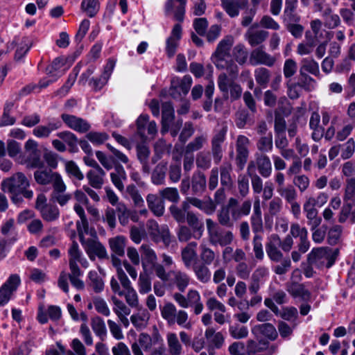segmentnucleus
<instances>
[{
	"label": "nucleus",
	"mask_w": 355,
	"mask_h": 355,
	"mask_svg": "<svg viewBox=\"0 0 355 355\" xmlns=\"http://www.w3.org/2000/svg\"><path fill=\"white\" fill-rule=\"evenodd\" d=\"M233 170L232 164L230 162H224L218 168V173L220 175V184L226 188H230L233 184L232 178V172Z\"/></svg>",
	"instance_id": "42"
},
{
	"label": "nucleus",
	"mask_w": 355,
	"mask_h": 355,
	"mask_svg": "<svg viewBox=\"0 0 355 355\" xmlns=\"http://www.w3.org/2000/svg\"><path fill=\"white\" fill-rule=\"evenodd\" d=\"M252 203L250 200H245L239 208L231 210V216L233 220H237L243 216H248L250 213Z\"/></svg>",
	"instance_id": "59"
},
{
	"label": "nucleus",
	"mask_w": 355,
	"mask_h": 355,
	"mask_svg": "<svg viewBox=\"0 0 355 355\" xmlns=\"http://www.w3.org/2000/svg\"><path fill=\"white\" fill-rule=\"evenodd\" d=\"M186 220L195 233L194 238L196 239H200L204 232V223L200 220L197 215L192 211L187 212Z\"/></svg>",
	"instance_id": "40"
},
{
	"label": "nucleus",
	"mask_w": 355,
	"mask_h": 355,
	"mask_svg": "<svg viewBox=\"0 0 355 355\" xmlns=\"http://www.w3.org/2000/svg\"><path fill=\"white\" fill-rule=\"evenodd\" d=\"M286 289L294 297H300L306 300L311 297L310 292L305 288L304 286L296 282H288L286 284Z\"/></svg>",
	"instance_id": "37"
},
{
	"label": "nucleus",
	"mask_w": 355,
	"mask_h": 355,
	"mask_svg": "<svg viewBox=\"0 0 355 355\" xmlns=\"http://www.w3.org/2000/svg\"><path fill=\"white\" fill-rule=\"evenodd\" d=\"M280 237L272 234L268 238L266 244V251L269 259L275 262H279L283 259V254L279 249L280 248Z\"/></svg>",
	"instance_id": "17"
},
{
	"label": "nucleus",
	"mask_w": 355,
	"mask_h": 355,
	"mask_svg": "<svg viewBox=\"0 0 355 355\" xmlns=\"http://www.w3.org/2000/svg\"><path fill=\"white\" fill-rule=\"evenodd\" d=\"M223 9L231 17L239 16L241 9H244L248 4V0H221Z\"/></svg>",
	"instance_id": "27"
},
{
	"label": "nucleus",
	"mask_w": 355,
	"mask_h": 355,
	"mask_svg": "<svg viewBox=\"0 0 355 355\" xmlns=\"http://www.w3.org/2000/svg\"><path fill=\"white\" fill-rule=\"evenodd\" d=\"M207 180L205 175L200 172H195L191 178V190L194 195L200 196L206 189Z\"/></svg>",
	"instance_id": "39"
},
{
	"label": "nucleus",
	"mask_w": 355,
	"mask_h": 355,
	"mask_svg": "<svg viewBox=\"0 0 355 355\" xmlns=\"http://www.w3.org/2000/svg\"><path fill=\"white\" fill-rule=\"evenodd\" d=\"M168 351L171 355H182V346L175 333L169 332L166 334Z\"/></svg>",
	"instance_id": "45"
},
{
	"label": "nucleus",
	"mask_w": 355,
	"mask_h": 355,
	"mask_svg": "<svg viewBox=\"0 0 355 355\" xmlns=\"http://www.w3.org/2000/svg\"><path fill=\"white\" fill-rule=\"evenodd\" d=\"M205 336L207 339L209 347L211 349H219L224 343V336L220 332H216L212 327L205 330Z\"/></svg>",
	"instance_id": "41"
},
{
	"label": "nucleus",
	"mask_w": 355,
	"mask_h": 355,
	"mask_svg": "<svg viewBox=\"0 0 355 355\" xmlns=\"http://www.w3.org/2000/svg\"><path fill=\"white\" fill-rule=\"evenodd\" d=\"M1 187L3 192L10 194L12 202L17 205L23 202V197L29 200L33 197V191L29 189L30 181L21 172L3 180Z\"/></svg>",
	"instance_id": "2"
},
{
	"label": "nucleus",
	"mask_w": 355,
	"mask_h": 355,
	"mask_svg": "<svg viewBox=\"0 0 355 355\" xmlns=\"http://www.w3.org/2000/svg\"><path fill=\"white\" fill-rule=\"evenodd\" d=\"M170 274L173 284L175 285L180 292H184L190 282L189 275L180 270H171Z\"/></svg>",
	"instance_id": "28"
},
{
	"label": "nucleus",
	"mask_w": 355,
	"mask_h": 355,
	"mask_svg": "<svg viewBox=\"0 0 355 355\" xmlns=\"http://www.w3.org/2000/svg\"><path fill=\"white\" fill-rule=\"evenodd\" d=\"M276 60V58L268 53L263 46L253 49L250 55V62L253 66L263 64L272 67L275 64Z\"/></svg>",
	"instance_id": "12"
},
{
	"label": "nucleus",
	"mask_w": 355,
	"mask_h": 355,
	"mask_svg": "<svg viewBox=\"0 0 355 355\" xmlns=\"http://www.w3.org/2000/svg\"><path fill=\"white\" fill-rule=\"evenodd\" d=\"M187 0H167L164 10L167 16L173 15L180 22L184 21Z\"/></svg>",
	"instance_id": "13"
},
{
	"label": "nucleus",
	"mask_w": 355,
	"mask_h": 355,
	"mask_svg": "<svg viewBox=\"0 0 355 355\" xmlns=\"http://www.w3.org/2000/svg\"><path fill=\"white\" fill-rule=\"evenodd\" d=\"M269 33L264 30H255L253 26L248 28L245 34V38L251 46H259L268 37Z\"/></svg>",
	"instance_id": "24"
},
{
	"label": "nucleus",
	"mask_w": 355,
	"mask_h": 355,
	"mask_svg": "<svg viewBox=\"0 0 355 355\" xmlns=\"http://www.w3.org/2000/svg\"><path fill=\"white\" fill-rule=\"evenodd\" d=\"M200 257L202 263L208 266L213 263L215 267L219 265L218 254L205 243H202L200 245Z\"/></svg>",
	"instance_id": "25"
},
{
	"label": "nucleus",
	"mask_w": 355,
	"mask_h": 355,
	"mask_svg": "<svg viewBox=\"0 0 355 355\" xmlns=\"http://www.w3.org/2000/svg\"><path fill=\"white\" fill-rule=\"evenodd\" d=\"M146 202L149 209L156 216H162L164 214V202L156 194L149 193L146 196Z\"/></svg>",
	"instance_id": "32"
},
{
	"label": "nucleus",
	"mask_w": 355,
	"mask_h": 355,
	"mask_svg": "<svg viewBox=\"0 0 355 355\" xmlns=\"http://www.w3.org/2000/svg\"><path fill=\"white\" fill-rule=\"evenodd\" d=\"M62 123L58 120H54L45 125H40L33 130V134L37 138H48L53 131L60 129Z\"/></svg>",
	"instance_id": "26"
},
{
	"label": "nucleus",
	"mask_w": 355,
	"mask_h": 355,
	"mask_svg": "<svg viewBox=\"0 0 355 355\" xmlns=\"http://www.w3.org/2000/svg\"><path fill=\"white\" fill-rule=\"evenodd\" d=\"M65 60L63 58H56L46 68V73L54 78V80H56L58 78L60 77L64 74L66 71Z\"/></svg>",
	"instance_id": "35"
},
{
	"label": "nucleus",
	"mask_w": 355,
	"mask_h": 355,
	"mask_svg": "<svg viewBox=\"0 0 355 355\" xmlns=\"http://www.w3.org/2000/svg\"><path fill=\"white\" fill-rule=\"evenodd\" d=\"M89 285L93 291L99 293L104 289V282L96 271H89L88 273Z\"/></svg>",
	"instance_id": "57"
},
{
	"label": "nucleus",
	"mask_w": 355,
	"mask_h": 355,
	"mask_svg": "<svg viewBox=\"0 0 355 355\" xmlns=\"http://www.w3.org/2000/svg\"><path fill=\"white\" fill-rule=\"evenodd\" d=\"M207 229L209 242L213 245L226 246L230 244L234 235L230 231H222L218 225L211 218L206 220Z\"/></svg>",
	"instance_id": "7"
},
{
	"label": "nucleus",
	"mask_w": 355,
	"mask_h": 355,
	"mask_svg": "<svg viewBox=\"0 0 355 355\" xmlns=\"http://www.w3.org/2000/svg\"><path fill=\"white\" fill-rule=\"evenodd\" d=\"M162 336L158 333H155L152 336L148 334L141 333L139 336L138 342L141 349L149 352L158 343H160Z\"/></svg>",
	"instance_id": "29"
},
{
	"label": "nucleus",
	"mask_w": 355,
	"mask_h": 355,
	"mask_svg": "<svg viewBox=\"0 0 355 355\" xmlns=\"http://www.w3.org/2000/svg\"><path fill=\"white\" fill-rule=\"evenodd\" d=\"M277 191L288 204L297 200V193L292 185H288L284 188H277Z\"/></svg>",
	"instance_id": "56"
},
{
	"label": "nucleus",
	"mask_w": 355,
	"mask_h": 355,
	"mask_svg": "<svg viewBox=\"0 0 355 355\" xmlns=\"http://www.w3.org/2000/svg\"><path fill=\"white\" fill-rule=\"evenodd\" d=\"M137 158L142 165V171L146 174H149L150 166L149 165L148 159L150 155L149 148L143 144L137 146Z\"/></svg>",
	"instance_id": "44"
},
{
	"label": "nucleus",
	"mask_w": 355,
	"mask_h": 355,
	"mask_svg": "<svg viewBox=\"0 0 355 355\" xmlns=\"http://www.w3.org/2000/svg\"><path fill=\"white\" fill-rule=\"evenodd\" d=\"M196 279L202 284H207L211 281V272L208 265L198 262L194 263L190 268Z\"/></svg>",
	"instance_id": "30"
},
{
	"label": "nucleus",
	"mask_w": 355,
	"mask_h": 355,
	"mask_svg": "<svg viewBox=\"0 0 355 355\" xmlns=\"http://www.w3.org/2000/svg\"><path fill=\"white\" fill-rule=\"evenodd\" d=\"M303 210L306 214L309 224L311 225L313 228L318 227L321 223L322 219L318 216V211L317 208L304 203Z\"/></svg>",
	"instance_id": "51"
},
{
	"label": "nucleus",
	"mask_w": 355,
	"mask_h": 355,
	"mask_svg": "<svg viewBox=\"0 0 355 355\" xmlns=\"http://www.w3.org/2000/svg\"><path fill=\"white\" fill-rule=\"evenodd\" d=\"M233 45L232 37H227L218 44L215 52L211 56V60L219 69H226L230 76L235 78L239 72V67L232 59L230 50Z\"/></svg>",
	"instance_id": "3"
},
{
	"label": "nucleus",
	"mask_w": 355,
	"mask_h": 355,
	"mask_svg": "<svg viewBox=\"0 0 355 355\" xmlns=\"http://www.w3.org/2000/svg\"><path fill=\"white\" fill-rule=\"evenodd\" d=\"M252 333L257 339L265 337L270 340H274L278 336L275 327L270 323L255 325L252 329Z\"/></svg>",
	"instance_id": "23"
},
{
	"label": "nucleus",
	"mask_w": 355,
	"mask_h": 355,
	"mask_svg": "<svg viewBox=\"0 0 355 355\" xmlns=\"http://www.w3.org/2000/svg\"><path fill=\"white\" fill-rule=\"evenodd\" d=\"M110 287L114 294L119 296H124L127 304L133 308L139 306V297L135 289L132 287L129 278L118 282L116 278L112 277L110 279Z\"/></svg>",
	"instance_id": "6"
},
{
	"label": "nucleus",
	"mask_w": 355,
	"mask_h": 355,
	"mask_svg": "<svg viewBox=\"0 0 355 355\" xmlns=\"http://www.w3.org/2000/svg\"><path fill=\"white\" fill-rule=\"evenodd\" d=\"M329 199V195L325 192H320L316 196H307L304 203L313 207H322Z\"/></svg>",
	"instance_id": "55"
},
{
	"label": "nucleus",
	"mask_w": 355,
	"mask_h": 355,
	"mask_svg": "<svg viewBox=\"0 0 355 355\" xmlns=\"http://www.w3.org/2000/svg\"><path fill=\"white\" fill-rule=\"evenodd\" d=\"M67 186L62 179L53 187L51 193V201L57 202L60 206H64L71 199L72 196L66 193Z\"/></svg>",
	"instance_id": "19"
},
{
	"label": "nucleus",
	"mask_w": 355,
	"mask_h": 355,
	"mask_svg": "<svg viewBox=\"0 0 355 355\" xmlns=\"http://www.w3.org/2000/svg\"><path fill=\"white\" fill-rule=\"evenodd\" d=\"M61 119L69 128L76 132L83 133L87 132L90 128V125L87 121L74 115L62 114Z\"/></svg>",
	"instance_id": "22"
},
{
	"label": "nucleus",
	"mask_w": 355,
	"mask_h": 355,
	"mask_svg": "<svg viewBox=\"0 0 355 355\" xmlns=\"http://www.w3.org/2000/svg\"><path fill=\"white\" fill-rule=\"evenodd\" d=\"M324 26L328 28H335L340 23V19L338 15L333 13L331 8H326L322 12Z\"/></svg>",
	"instance_id": "54"
},
{
	"label": "nucleus",
	"mask_w": 355,
	"mask_h": 355,
	"mask_svg": "<svg viewBox=\"0 0 355 355\" xmlns=\"http://www.w3.org/2000/svg\"><path fill=\"white\" fill-rule=\"evenodd\" d=\"M227 128H223L216 131L211 139V153L215 164H218L223 157L222 144L226 139Z\"/></svg>",
	"instance_id": "14"
},
{
	"label": "nucleus",
	"mask_w": 355,
	"mask_h": 355,
	"mask_svg": "<svg viewBox=\"0 0 355 355\" xmlns=\"http://www.w3.org/2000/svg\"><path fill=\"white\" fill-rule=\"evenodd\" d=\"M34 179L38 184L47 185L52 183L53 186L62 178L59 173L53 172L51 169L42 168L34 172Z\"/></svg>",
	"instance_id": "15"
},
{
	"label": "nucleus",
	"mask_w": 355,
	"mask_h": 355,
	"mask_svg": "<svg viewBox=\"0 0 355 355\" xmlns=\"http://www.w3.org/2000/svg\"><path fill=\"white\" fill-rule=\"evenodd\" d=\"M111 181L113 184L120 191H123L124 184L123 181L127 178L126 173L123 167L121 165H117L114 168V171L110 173Z\"/></svg>",
	"instance_id": "43"
},
{
	"label": "nucleus",
	"mask_w": 355,
	"mask_h": 355,
	"mask_svg": "<svg viewBox=\"0 0 355 355\" xmlns=\"http://www.w3.org/2000/svg\"><path fill=\"white\" fill-rule=\"evenodd\" d=\"M111 300L113 303L114 313L116 315L121 324L125 327H128L130 324V322L127 317L130 314V309L116 296H112Z\"/></svg>",
	"instance_id": "20"
},
{
	"label": "nucleus",
	"mask_w": 355,
	"mask_h": 355,
	"mask_svg": "<svg viewBox=\"0 0 355 355\" xmlns=\"http://www.w3.org/2000/svg\"><path fill=\"white\" fill-rule=\"evenodd\" d=\"M81 8L89 17H93L99 10V2L98 0H83Z\"/></svg>",
	"instance_id": "64"
},
{
	"label": "nucleus",
	"mask_w": 355,
	"mask_h": 355,
	"mask_svg": "<svg viewBox=\"0 0 355 355\" xmlns=\"http://www.w3.org/2000/svg\"><path fill=\"white\" fill-rule=\"evenodd\" d=\"M56 135L67 144L69 152L74 153L78 151V140L73 133L69 131H62L57 133Z\"/></svg>",
	"instance_id": "46"
},
{
	"label": "nucleus",
	"mask_w": 355,
	"mask_h": 355,
	"mask_svg": "<svg viewBox=\"0 0 355 355\" xmlns=\"http://www.w3.org/2000/svg\"><path fill=\"white\" fill-rule=\"evenodd\" d=\"M354 204L345 202L338 215V222L343 223L349 219L352 223H355V209H352Z\"/></svg>",
	"instance_id": "49"
},
{
	"label": "nucleus",
	"mask_w": 355,
	"mask_h": 355,
	"mask_svg": "<svg viewBox=\"0 0 355 355\" xmlns=\"http://www.w3.org/2000/svg\"><path fill=\"white\" fill-rule=\"evenodd\" d=\"M174 119V110L171 103H164L162 105V118L161 133L164 135L170 128V125Z\"/></svg>",
	"instance_id": "36"
},
{
	"label": "nucleus",
	"mask_w": 355,
	"mask_h": 355,
	"mask_svg": "<svg viewBox=\"0 0 355 355\" xmlns=\"http://www.w3.org/2000/svg\"><path fill=\"white\" fill-rule=\"evenodd\" d=\"M26 157L24 164L28 168H42L44 166V162L41 157V153L38 149V143L29 139L24 144Z\"/></svg>",
	"instance_id": "8"
},
{
	"label": "nucleus",
	"mask_w": 355,
	"mask_h": 355,
	"mask_svg": "<svg viewBox=\"0 0 355 355\" xmlns=\"http://www.w3.org/2000/svg\"><path fill=\"white\" fill-rule=\"evenodd\" d=\"M152 240L155 243L162 242L165 246L168 247L172 241V236L168 225H161L158 231L152 237Z\"/></svg>",
	"instance_id": "48"
},
{
	"label": "nucleus",
	"mask_w": 355,
	"mask_h": 355,
	"mask_svg": "<svg viewBox=\"0 0 355 355\" xmlns=\"http://www.w3.org/2000/svg\"><path fill=\"white\" fill-rule=\"evenodd\" d=\"M126 243V238L121 235L110 238L108 241V243L112 253V254H115L118 257H123Z\"/></svg>",
	"instance_id": "38"
},
{
	"label": "nucleus",
	"mask_w": 355,
	"mask_h": 355,
	"mask_svg": "<svg viewBox=\"0 0 355 355\" xmlns=\"http://www.w3.org/2000/svg\"><path fill=\"white\" fill-rule=\"evenodd\" d=\"M92 329L95 334L101 338L107 335V329L104 320L99 316L94 317L91 321Z\"/></svg>",
	"instance_id": "61"
},
{
	"label": "nucleus",
	"mask_w": 355,
	"mask_h": 355,
	"mask_svg": "<svg viewBox=\"0 0 355 355\" xmlns=\"http://www.w3.org/2000/svg\"><path fill=\"white\" fill-rule=\"evenodd\" d=\"M236 164L241 169H243L250 154V139L245 135H240L236 140Z\"/></svg>",
	"instance_id": "10"
},
{
	"label": "nucleus",
	"mask_w": 355,
	"mask_h": 355,
	"mask_svg": "<svg viewBox=\"0 0 355 355\" xmlns=\"http://www.w3.org/2000/svg\"><path fill=\"white\" fill-rule=\"evenodd\" d=\"M297 85L307 92H311L315 89L316 82L312 77L300 70Z\"/></svg>",
	"instance_id": "60"
},
{
	"label": "nucleus",
	"mask_w": 355,
	"mask_h": 355,
	"mask_svg": "<svg viewBox=\"0 0 355 355\" xmlns=\"http://www.w3.org/2000/svg\"><path fill=\"white\" fill-rule=\"evenodd\" d=\"M39 211L42 218L49 222L55 220L60 216V211L58 207L50 203Z\"/></svg>",
	"instance_id": "52"
},
{
	"label": "nucleus",
	"mask_w": 355,
	"mask_h": 355,
	"mask_svg": "<svg viewBox=\"0 0 355 355\" xmlns=\"http://www.w3.org/2000/svg\"><path fill=\"white\" fill-rule=\"evenodd\" d=\"M254 77L259 85L266 87L270 81V72L268 69L264 67L257 68L254 71Z\"/></svg>",
	"instance_id": "63"
},
{
	"label": "nucleus",
	"mask_w": 355,
	"mask_h": 355,
	"mask_svg": "<svg viewBox=\"0 0 355 355\" xmlns=\"http://www.w3.org/2000/svg\"><path fill=\"white\" fill-rule=\"evenodd\" d=\"M141 254V264L144 271L146 270L148 265H153L157 261V256L155 250L148 244H142L139 248Z\"/></svg>",
	"instance_id": "34"
},
{
	"label": "nucleus",
	"mask_w": 355,
	"mask_h": 355,
	"mask_svg": "<svg viewBox=\"0 0 355 355\" xmlns=\"http://www.w3.org/2000/svg\"><path fill=\"white\" fill-rule=\"evenodd\" d=\"M73 210L80 218V220L76 222L79 240L89 258L92 261L95 259L96 257L101 259H108L105 248L99 242L98 239L90 238L86 239L85 238V235L89 232V222L84 209L77 204L73 206Z\"/></svg>",
	"instance_id": "1"
},
{
	"label": "nucleus",
	"mask_w": 355,
	"mask_h": 355,
	"mask_svg": "<svg viewBox=\"0 0 355 355\" xmlns=\"http://www.w3.org/2000/svg\"><path fill=\"white\" fill-rule=\"evenodd\" d=\"M343 200L344 202L352 203L355 206V178L347 180Z\"/></svg>",
	"instance_id": "62"
},
{
	"label": "nucleus",
	"mask_w": 355,
	"mask_h": 355,
	"mask_svg": "<svg viewBox=\"0 0 355 355\" xmlns=\"http://www.w3.org/2000/svg\"><path fill=\"white\" fill-rule=\"evenodd\" d=\"M105 172L101 168L99 169H91L86 175L90 187L96 189H101L104 184Z\"/></svg>",
	"instance_id": "31"
},
{
	"label": "nucleus",
	"mask_w": 355,
	"mask_h": 355,
	"mask_svg": "<svg viewBox=\"0 0 355 355\" xmlns=\"http://www.w3.org/2000/svg\"><path fill=\"white\" fill-rule=\"evenodd\" d=\"M182 26L180 24L173 26L170 36L166 41V52L168 58L175 55L182 37Z\"/></svg>",
	"instance_id": "18"
},
{
	"label": "nucleus",
	"mask_w": 355,
	"mask_h": 355,
	"mask_svg": "<svg viewBox=\"0 0 355 355\" xmlns=\"http://www.w3.org/2000/svg\"><path fill=\"white\" fill-rule=\"evenodd\" d=\"M188 202L193 206L203 211L207 214H211L216 209V205L211 200L203 201L197 198H187Z\"/></svg>",
	"instance_id": "47"
},
{
	"label": "nucleus",
	"mask_w": 355,
	"mask_h": 355,
	"mask_svg": "<svg viewBox=\"0 0 355 355\" xmlns=\"http://www.w3.org/2000/svg\"><path fill=\"white\" fill-rule=\"evenodd\" d=\"M150 318V315L146 309H141L137 313L133 314L130 317L132 324L137 329L144 328Z\"/></svg>",
	"instance_id": "53"
},
{
	"label": "nucleus",
	"mask_w": 355,
	"mask_h": 355,
	"mask_svg": "<svg viewBox=\"0 0 355 355\" xmlns=\"http://www.w3.org/2000/svg\"><path fill=\"white\" fill-rule=\"evenodd\" d=\"M197 243L191 241L181 250V258L186 268L190 269L194 263H198Z\"/></svg>",
	"instance_id": "21"
},
{
	"label": "nucleus",
	"mask_w": 355,
	"mask_h": 355,
	"mask_svg": "<svg viewBox=\"0 0 355 355\" xmlns=\"http://www.w3.org/2000/svg\"><path fill=\"white\" fill-rule=\"evenodd\" d=\"M161 315L168 325L177 324L185 329H190L191 323L187 312L183 309L178 310L172 302H166L160 307Z\"/></svg>",
	"instance_id": "5"
},
{
	"label": "nucleus",
	"mask_w": 355,
	"mask_h": 355,
	"mask_svg": "<svg viewBox=\"0 0 355 355\" xmlns=\"http://www.w3.org/2000/svg\"><path fill=\"white\" fill-rule=\"evenodd\" d=\"M21 284L19 275L12 274L0 287V306H3L11 300L14 293Z\"/></svg>",
	"instance_id": "9"
},
{
	"label": "nucleus",
	"mask_w": 355,
	"mask_h": 355,
	"mask_svg": "<svg viewBox=\"0 0 355 355\" xmlns=\"http://www.w3.org/2000/svg\"><path fill=\"white\" fill-rule=\"evenodd\" d=\"M137 133L141 137H145L146 133L154 138L157 132V124L154 121H149L148 114H141L137 120Z\"/></svg>",
	"instance_id": "16"
},
{
	"label": "nucleus",
	"mask_w": 355,
	"mask_h": 355,
	"mask_svg": "<svg viewBox=\"0 0 355 355\" xmlns=\"http://www.w3.org/2000/svg\"><path fill=\"white\" fill-rule=\"evenodd\" d=\"M68 255L69 270L80 269L78 266V263L84 268L89 267V262L84 257L77 242H72L68 249Z\"/></svg>",
	"instance_id": "11"
},
{
	"label": "nucleus",
	"mask_w": 355,
	"mask_h": 355,
	"mask_svg": "<svg viewBox=\"0 0 355 355\" xmlns=\"http://www.w3.org/2000/svg\"><path fill=\"white\" fill-rule=\"evenodd\" d=\"M137 285L139 292L141 295L148 293L151 291V279L145 271L139 274Z\"/></svg>",
	"instance_id": "58"
},
{
	"label": "nucleus",
	"mask_w": 355,
	"mask_h": 355,
	"mask_svg": "<svg viewBox=\"0 0 355 355\" xmlns=\"http://www.w3.org/2000/svg\"><path fill=\"white\" fill-rule=\"evenodd\" d=\"M256 164L260 175L267 178L272 173V164L270 158L265 154L256 153Z\"/></svg>",
	"instance_id": "33"
},
{
	"label": "nucleus",
	"mask_w": 355,
	"mask_h": 355,
	"mask_svg": "<svg viewBox=\"0 0 355 355\" xmlns=\"http://www.w3.org/2000/svg\"><path fill=\"white\" fill-rule=\"evenodd\" d=\"M255 164L250 162L247 168V172L252 178V186L253 191L256 193H260L263 190V181L261 178L257 174H254Z\"/></svg>",
	"instance_id": "50"
},
{
	"label": "nucleus",
	"mask_w": 355,
	"mask_h": 355,
	"mask_svg": "<svg viewBox=\"0 0 355 355\" xmlns=\"http://www.w3.org/2000/svg\"><path fill=\"white\" fill-rule=\"evenodd\" d=\"M338 250H333L328 247H320L312 249L308 254L307 261L310 265L318 268L331 267L338 257Z\"/></svg>",
	"instance_id": "4"
}]
</instances>
